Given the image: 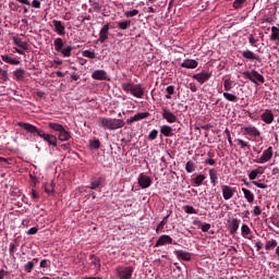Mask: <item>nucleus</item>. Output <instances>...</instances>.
<instances>
[{"instance_id": "f257e3e1", "label": "nucleus", "mask_w": 279, "mask_h": 279, "mask_svg": "<svg viewBox=\"0 0 279 279\" xmlns=\"http://www.w3.org/2000/svg\"><path fill=\"white\" fill-rule=\"evenodd\" d=\"M17 126L22 128L33 136H39V138H43V141H45V143H48V145H51L52 147H58V137L56 135L45 133L43 129H38L36 125L27 122H17Z\"/></svg>"}, {"instance_id": "f03ea898", "label": "nucleus", "mask_w": 279, "mask_h": 279, "mask_svg": "<svg viewBox=\"0 0 279 279\" xmlns=\"http://www.w3.org/2000/svg\"><path fill=\"white\" fill-rule=\"evenodd\" d=\"M98 123L104 130H121L125 125V122L121 119L114 118H99Z\"/></svg>"}, {"instance_id": "7ed1b4c3", "label": "nucleus", "mask_w": 279, "mask_h": 279, "mask_svg": "<svg viewBox=\"0 0 279 279\" xmlns=\"http://www.w3.org/2000/svg\"><path fill=\"white\" fill-rule=\"evenodd\" d=\"M122 90H124V93H129L137 99H143V96L145 95V88H143V85L134 84V82L122 83Z\"/></svg>"}, {"instance_id": "20e7f679", "label": "nucleus", "mask_w": 279, "mask_h": 279, "mask_svg": "<svg viewBox=\"0 0 279 279\" xmlns=\"http://www.w3.org/2000/svg\"><path fill=\"white\" fill-rule=\"evenodd\" d=\"M48 128L53 132H58V140L61 141V143H64L71 140V132L66 131V129H64L62 124L50 122L48 124Z\"/></svg>"}, {"instance_id": "39448f33", "label": "nucleus", "mask_w": 279, "mask_h": 279, "mask_svg": "<svg viewBox=\"0 0 279 279\" xmlns=\"http://www.w3.org/2000/svg\"><path fill=\"white\" fill-rule=\"evenodd\" d=\"M242 75L244 80H248L256 86H258V84H265V76H263V74L258 73L256 70L245 71L242 73Z\"/></svg>"}, {"instance_id": "423d86ee", "label": "nucleus", "mask_w": 279, "mask_h": 279, "mask_svg": "<svg viewBox=\"0 0 279 279\" xmlns=\"http://www.w3.org/2000/svg\"><path fill=\"white\" fill-rule=\"evenodd\" d=\"M117 276L120 279H132V274H134V267L132 266H119L117 269Z\"/></svg>"}, {"instance_id": "0eeeda50", "label": "nucleus", "mask_w": 279, "mask_h": 279, "mask_svg": "<svg viewBox=\"0 0 279 279\" xmlns=\"http://www.w3.org/2000/svg\"><path fill=\"white\" fill-rule=\"evenodd\" d=\"M271 158H274V147L269 146L263 151L260 158L255 159L254 162H256L257 165H265V162H269Z\"/></svg>"}, {"instance_id": "6e6552de", "label": "nucleus", "mask_w": 279, "mask_h": 279, "mask_svg": "<svg viewBox=\"0 0 279 279\" xmlns=\"http://www.w3.org/2000/svg\"><path fill=\"white\" fill-rule=\"evenodd\" d=\"M161 245H178V242L173 241L172 236L163 234L157 240L155 247H161Z\"/></svg>"}, {"instance_id": "1a4fd4ad", "label": "nucleus", "mask_w": 279, "mask_h": 279, "mask_svg": "<svg viewBox=\"0 0 279 279\" xmlns=\"http://www.w3.org/2000/svg\"><path fill=\"white\" fill-rule=\"evenodd\" d=\"M161 117L167 121V123H177L178 122V116L175 113L171 112V110L167 109L166 107H162Z\"/></svg>"}, {"instance_id": "9d476101", "label": "nucleus", "mask_w": 279, "mask_h": 279, "mask_svg": "<svg viewBox=\"0 0 279 279\" xmlns=\"http://www.w3.org/2000/svg\"><path fill=\"white\" fill-rule=\"evenodd\" d=\"M242 53V58H244V60H247L248 62H254V60H256V62H263V59L254 53V51L252 50H244L241 52Z\"/></svg>"}, {"instance_id": "9b49d317", "label": "nucleus", "mask_w": 279, "mask_h": 279, "mask_svg": "<svg viewBox=\"0 0 279 279\" xmlns=\"http://www.w3.org/2000/svg\"><path fill=\"white\" fill-rule=\"evenodd\" d=\"M221 190H222V197L226 201L232 199V197H234V193H236V189L230 185H222Z\"/></svg>"}, {"instance_id": "f8f14e48", "label": "nucleus", "mask_w": 279, "mask_h": 279, "mask_svg": "<svg viewBox=\"0 0 279 279\" xmlns=\"http://www.w3.org/2000/svg\"><path fill=\"white\" fill-rule=\"evenodd\" d=\"M52 25L54 27L53 32H56L58 36H64L66 34V27L64 26V23H62L61 21L53 20Z\"/></svg>"}, {"instance_id": "ddd939ff", "label": "nucleus", "mask_w": 279, "mask_h": 279, "mask_svg": "<svg viewBox=\"0 0 279 279\" xmlns=\"http://www.w3.org/2000/svg\"><path fill=\"white\" fill-rule=\"evenodd\" d=\"M193 80H196V82H198V84H206V82H208V80H210L211 74L203 71L201 73L194 74Z\"/></svg>"}, {"instance_id": "4468645a", "label": "nucleus", "mask_w": 279, "mask_h": 279, "mask_svg": "<svg viewBox=\"0 0 279 279\" xmlns=\"http://www.w3.org/2000/svg\"><path fill=\"white\" fill-rule=\"evenodd\" d=\"M108 34H110V23L105 24L99 32V43H106L108 40Z\"/></svg>"}, {"instance_id": "2eb2a0df", "label": "nucleus", "mask_w": 279, "mask_h": 279, "mask_svg": "<svg viewBox=\"0 0 279 279\" xmlns=\"http://www.w3.org/2000/svg\"><path fill=\"white\" fill-rule=\"evenodd\" d=\"M138 185L141 189H149L151 186V178L141 173L138 177Z\"/></svg>"}, {"instance_id": "dca6fc26", "label": "nucleus", "mask_w": 279, "mask_h": 279, "mask_svg": "<svg viewBox=\"0 0 279 279\" xmlns=\"http://www.w3.org/2000/svg\"><path fill=\"white\" fill-rule=\"evenodd\" d=\"M92 78L93 80H98L100 82L102 81H110V78H108V73L106 72V70H96L92 73Z\"/></svg>"}, {"instance_id": "f3484780", "label": "nucleus", "mask_w": 279, "mask_h": 279, "mask_svg": "<svg viewBox=\"0 0 279 279\" xmlns=\"http://www.w3.org/2000/svg\"><path fill=\"white\" fill-rule=\"evenodd\" d=\"M149 112H138L135 116L131 117L128 120L129 125H132V123H136V121H143V119H147L149 117Z\"/></svg>"}, {"instance_id": "a211bd4d", "label": "nucleus", "mask_w": 279, "mask_h": 279, "mask_svg": "<svg viewBox=\"0 0 279 279\" xmlns=\"http://www.w3.org/2000/svg\"><path fill=\"white\" fill-rule=\"evenodd\" d=\"M262 121H264V123H267V125L274 123V112H271V110L266 109L265 112L262 113L260 116Z\"/></svg>"}, {"instance_id": "6ab92c4d", "label": "nucleus", "mask_w": 279, "mask_h": 279, "mask_svg": "<svg viewBox=\"0 0 279 279\" xmlns=\"http://www.w3.org/2000/svg\"><path fill=\"white\" fill-rule=\"evenodd\" d=\"M243 131L245 132V134H247V136H254L255 138L257 136H260V131L258 129H256V126H244Z\"/></svg>"}, {"instance_id": "aec40b11", "label": "nucleus", "mask_w": 279, "mask_h": 279, "mask_svg": "<svg viewBox=\"0 0 279 279\" xmlns=\"http://www.w3.org/2000/svg\"><path fill=\"white\" fill-rule=\"evenodd\" d=\"M198 63L195 59H185L181 63L182 69H197Z\"/></svg>"}, {"instance_id": "412c9836", "label": "nucleus", "mask_w": 279, "mask_h": 279, "mask_svg": "<svg viewBox=\"0 0 279 279\" xmlns=\"http://www.w3.org/2000/svg\"><path fill=\"white\" fill-rule=\"evenodd\" d=\"M239 223H241V220H239L238 218H233L231 220V223L229 225L230 234H236V231L239 230Z\"/></svg>"}, {"instance_id": "4be33fe9", "label": "nucleus", "mask_w": 279, "mask_h": 279, "mask_svg": "<svg viewBox=\"0 0 279 279\" xmlns=\"http://www.w3.org/2000/svg\"><path fill=\"white\" fill-rule=\"evenodd\" d=\"M44 190L47 195H53V193H56V183L53 181L45 183Z\"/></svg>"}, {"instance_id": "5701e85b", "label": "nucleus", "mask_w": 279, "mask_h": 279, "mask_svg": "<svg viewBox=\"0 0 279 279\" xmlns=\"http://www.w3.org/2000/svg\"><path fill=\"white\" fill-rule=\"evenodd\" d=\"M174 254L177 256V258H181V260H191V253L186 252V251H174Z\"/></svg>"}, {"instance_id": "b1692460", "label": "nucleus", "mask_w": 279, "mask_h": 279, "mask_svg": "<svg viewBox=\"0 0 279 279\" xmlns=\"http://www.w3.org/2000/svg\"><path fill=\"white\" fill-rule=\"evenodd\" d=\"M1 60L3 62H7V64H13L14 66H17V64H21V61L13 59L12 57H10L8 54H2Z\"/></svg>"}, {"instance_id": "393cba45", "label": "nucleus", "mask_w": 279, "mask_h": 279, "mask_svg": "<svg viewBox=\"0 0 279 279\" xmlns=\"http://www.w3.org/2000/svg\"><path fill=\"white\" fill-rule=\"evenodd\" d=\"M160 133L165 135L166 137H171L173 136V128L169 125H162L160 126Z\"/></svg>"}, {"instance_id": "a878e982", "label": "nucleus", "mask_w": 279, "mask_h": 279, "mask_svg": "<svg viewBox=\"0 0 279 279\" xmlns=\"http://www.w3.org/2000/svg\"><path fill=\"white\" fill-rule=\"evenodd\" d=\"M209 178H210L211 185L217 186L219 175L217 174V171L215 170V168L209 170Z\"/></svg>"}, {"instance_id": "bb28decb", "label": "nucleus", "mask_w": 279, "mask_h": 279, "mask_svg": "<svg viewBox=\"0 0 279 279\" xmlns=\"http://www.w3.org/2000/svg\"><path fill=\"white\" fill-rule=\"evenodd\" d=\"M13 75L16 80V82H23V80H25V70L23 69H16L14 72H13Z\"/></svg>"}, {"instance_id": "cd10ccee", "label": "nucleus", "mask_w": 279, "mask_h": 279, "mask_svg": "<svg viewBox=\"0 0 279 279\" xmlns=\"http://www.w3.org/2000/svg\"><path fill=\"white\" fill-rule=\"evenodd\" d=\"M13 43L16 47H20V49H28L29 45L26 41H22L19 37H13Z\"/></svg>"}, {"instance_id": "c85d7f7f", "label": "nucleus", "mask_w": 279, "mask_h": 279, "mask_svg": "<svg viewBox=\"0 0 279 279\" xmlns=\"http://www.w3.org/2000/svg\"><path fill=\"white\" fill-rule=\"evenodd\" d=\"M242 192L244 194L246 202H248V204H253L254 203V193H252V191H250L245 187H242Z\"/></svg>"}, {"instance_id": "c756f323", "label": "nucleus", "mask_w": 279, "mask_h": 279, "mask_svg": "<svg viewBox=\"0 0 279 279\" xmlns=\"http://www.w3.org/2000/svg\"><path fill=\"white\" fill-rule=\"evenodd\" d=\"M193 223L194 226H198L202 232H208V230H210V223H202L201 220H194Z\"/></svg>"}, {"instance_id": "7c9ffc66", "label": "nucleus", "mask_w": 279, "mask_h": 279, "mask_svg": "<svg viewBox=\"0 0 279 279\" xmlns=\"http://www.w3.org/2000/svg\"><path fill=\"white\" fill-rule=\"evenodd\" d=\"M53 45H54V51H62V49L64 48V40L58 37L54 39Z\"/></svg>"}, {"instance_id": "2f4dec72", "label": "nucleus", "mask_w": 279, "mask_h": 279, "mask_svg": "<svg viewBox=\"0 0 279 279\" xmlns=\"http://www.w3.org/2000/svg\"><path fill=\"white\" fill-rule=\"evenodd\" d=\"M72 51H73V46H65L63 49L59 50V52L63 56V58H71Z\"/></svg>"}, {"instance_id": "473e14b6", "label": "nucleus", "mask_w": 279, "mask_h": 279, "mask_svg": "<svg viewBox=\"0 0 279 279\" xmlns=\"http://www.w3.org/2000/svg\"><path fill=\"white\" fill-rule=\"evenodd\" d=\"M204 180H206V175L198 174L194 179H192V182L193 184H195V186H202V184H204Z\"/></svg>"}, {"instance_id": "72a5a7b5", "label": "nucleus", "mask_w": 279, "mask_h": 279, "mask_svg": "<svg viewBox=\"0 0 279 279\" xmlns=\"http://www.w3.org/2000/svg\"><path fill=\"white\" fill-rule=\"evenodd\" d=\"M263 169L262 167H259L258 169L252 170L248 174V179L250 180H256V178H258V175H263Z\"/></svg>"}, {"instance_id": "f704fd0d", "label": "nucleus", "mask_w": 279, "mask_h": 279, "mask_svg": "<svg viewBox=\"0 0 279 279\" xmlns=\"http://www.w3.org/2000/svg\"><path fill=\"white\" fill-rule=\"evenodd\" d=\"M169 217H171V211L162 219V221L157 226L156 232H160V230L165 229L169 221Z\"/></svg>"}, {"instance_id": "c9c22d12", "label": "nucleus", "mask_w": 279, "mask_h": 279, "mask_svg": "<svg viewBox=\"0 0 279 279\" xmlns=\"http://www.w3.org/2000/svg\"><path fill=\"white\" fill-rule=\"evenodd\" d=\"M117 25H118L119 29H130V27L132 25V21L125 20L122 22H118Z\"/></svg>"}, {"instance_id": "e433bc0d", "label": "nucleus", "mask_w": 279, "mask_h": 279, "mask_svg": "<svg viewBox=\"0 0 279 279\" xmlns=\"http://www.w3.org/2000/svg\"><path fill=\"white\" fill-rule=\"evenodd\" d=\"M89 258L92 260V265H94L96 269H101V260L99 259V257H97L96 255H90Z\"/></svg>"}, {"instance_id": "4c0bfd02", "label": "nucleus", "mask_w": 279, "mask_h": 279, "mask_svg": "<svg viewBox=\"0 0 279 279\" xmlns=\"http://www.w3.org/2000/svg\"><path fill=\"white\" fill-rule=\"evenodd\" d=\"M274 247H278V241L270 240L266 242L265 250L269 252V250H274Z\"/></svg>"}, {"instance_id": "58836bf2", "label": "nucleus", "mask_w": 279, "mask_h": 279, "mask_svg": "<svg viewBox=\"0 0 279 279\" xmlns=\"http://www.w3.org/2000/svg\"><path fill=\"white\" fill-rule=\"evenodd\" d=\"M241 232H242V236L244 239H247V235L252 234V229H250V227L247 225H242Z\"/></svg>"}, {"instance_id": "ea45409f", "label": "nucleus", "mask_w": 279, "mask_h": 279, "mask_svg": "<svg viewBox=\"0 0 279 279\" xmlns=\"http://www.w3.org/2000/svg\"><path fill=\"white\" fill-rule=\"evenodd\" d=\"M101 182H104V179H102V178H98V179H96V180H93V181L90 182V189H92L93 191H95V189H99V186H101Z\"/></svg>"}, {"instance_id": "a19ab883", "label": "nucleus", "mask_w": 279, "mask_h": 279, "mask_svg": "<svg viewBox=\"0 0 279 279\" xmlns=\"http://www.w3.org/2000/svg\"><path fill=\"white\" fill-rule=\"evenodd\" d=\"M232 84H234V81H232V80H230V78H226V80L223 81L225 90H226L227 93H229V90H232V88H233Z\"/></svg>"}, {"instance_id": "79ce46f5", "label": "nucleus", "mask_w": 279, "mask_h": 279, "mask_svg": "<svg viewBox=\"0 0 279 279\" xmlns=\"http://www.w3.org/2000/svg\"><path fill=\"white\" fill-rule=\"evenodd\" d=\"M183 210H184V213H186V215H197L195 207H193L191 205L183 206Z\"/></svg>"}, {"instance_id": "37998d69", "label": "nucleus", "mask_w": 279, "mask_h": 279, "mask_svg": "<svg viewBox=\"0 0 279 279\" xmlns=\"http://www.w3.org/2000/svg\"><path fill=\"white\" fill-rule=\"evenodd\" d=\"M185 171L187 173H193V171H195V162H193V160H190V161L186 162Z\"/></svg>"}, {"instance_id": "c03bdc74", "label": "nucleus", "mask_w": 279, "mask_h": 279, "mask_svg": "<svg viewBox=\"0 0 279 279\" xmlns=\"http://www.w3.org/2000/svg\"><path fill=\"white\" fill-rule=\"evenodd\" d=\"M82 56L84 58H89V60H95V58H97V54L95 52L90 51V50H84L82 52Z\"/></svg>"}, {"instance_id": "a18cd8bd", "label": "nucleus", "mask_w": 279, "mask_h": 279, "mask_svg": "<svg viewBox=\"0 0 279 279\" xmlns=\"http://www.w3.org/2000/svg\"><path fill=\"white\" fill-rule=\"evenodd\" d=\"M225 99H227V101H236L238 97L234 94L225 92L223 94Z\"/></svg>"}, {"instance_id": "49530a36", "label": "nucleus", "mask_w": 279, "mask_h": 279, "mask_svg": "<svg viewBox=\"0 0 279 279\" xmlns=\"http://www.w3.org/2000/svg\"><path fill=\"white\" fill-rule=\"evenodd\" d=\"M90 149H99L101 147V142L99 140H94L89 142Z\"/></svg>"}, {"instance_id": "de8ad7c7", "label": "nucleus", "mask_w": 279, "mask_h": 279, "mask_svg": "<svg viewBox=\"0 0 279 279\" xmlns=\"http://www.w3.org/2000/svg\"><path fill=\"white\" fill-rule=\"evenodd\" d=\"M89 3L92 8L95 10V12H100L101 11V4L95 0H89Z\"/></svg>"}, {"instance_id": "09e8293b", "label": "nucleus", "mask_w": 279, "mask_h": 279, "mask_svg": "<svg viewBox=\"0 0 279 279\" xmlns=\"http://www.w3.org/2000/svg\"><path fill=\"white\" fill-rule=\"evenodd\" d=\"M19 241L15 240L14 243L10 244L9 252L10 254H14L16 252V248L19 247Z\"/></svg>"}, {"instance_id": "8fccbe9b", "label": "nucleus", "mask_w": 279, "mask_h": 279, "mask_svg": "<svg viewBox=\"0 0 279 279\" xmlns=\"http://www.w3.org/2000/svg\"><path fill=\"white\" fill-rule=\"evenodd\" d=\"M158 138V130H153L149 134H148V140L149 141H156Z\"/></svg>"}, {"instance_id": "3c124183", "label": "nucleus", "mask_w": 279, "mask_h": 279, "mask_svg": "<svg viewBox=\"0 0 279 279\" xmlns=\"http://www.w3.org/2000/svg\"><path fill=\"white\" fill-rule=\"evenodd\" d=\"M136 14H138V10L134 9L132 11H126L124 16H126V19H132V16H136Z\"/></svg>"}, {"instance_id": "603ef678", "label": "nucleus", "mask_w": 279, "mask_h": 279, "mask_svg": "<svg viewBox=\"0 0 279 279\" xmlns=\"http://www.w3.org/2000/svg\"><path fill=\"white\" fill-rule=\"evenodd\" d=\"M238 145H240L241 149H245L247 147L250 149V143L243 141V140H236Z\"/></svg>"}, {"instance_id": "864d4df0", "label": "nucleus", "mask_w": 279, "mask_h": 279, "mask_svg": "<svg viewBox=\"0 0 279 279\" xmlns=\"http://www.w3.org/2000/svg\"><path fill=\"white\" fill-rule=\"evenodd\" d=\"M24 269L27 274H32V269H34V262H28L25 266Z\"/></svg>"}, {"instance_id": "5fc2aeb1", "label": "nucleus", "mask_w": 279, "mask_h": 279, "mask_svg": "<svg viewBox=\"0 0 279 279\" xmlns=\"http://www.w3.org/2000/svg\"><path fill=\"white\" fill-rule=\"evenodd\" d=\"M245 3V0H235L234 2H233V8L235 9V10H239V8H241V5H243Z\"/></svg>"}, {"instance_id": "6e6d98bb", "label": "nucleus", "mask_w": 279, "mask_h": 279, "mask_svg": "<svg viewBox=\"0 0 279 279\" xmlns=\"http://www.w3.org/2000/svg\"><path fill=\"white\" fill-rule=\"evenodd\" d=\"M253 214L255 217H259V215H263V209H260V206H255L253 209Z\"/></svg>"}, {"instance_id": "4d7b16f0", "label": "nucleus", "mask_w": 279, "mask_h": 279, "mask_svg": "<svg viewBox=\"0 0 279 279\" xmlns=\"http://www.w3.org/2000/svg\"><path fill=\"white\" fill-rule=\"evenodd\" d=\"M248 43L252 45V47H256V44L258 43V39L254 38V35L248 36Z\"/></svg>"}, {"instance_id": "13d9d810", "label": "nucleus", "mask_w": 279, "mask_h": 279, "mask_svg": "<svg viewBox=\"0 0 279 279\" xmlns=\"http://www.w3.org/2000/svg\"><path fill=\"white\" fill-rule=\"evenodd\" d=\"M254 186H257V189H268V185L265 183H259L258 181H253Z\"/></svg>"}, {"instance_id": "bf43d9fd", "label": "nucleus", "mask_w": 279, "mask_h": 279, "mask_svg": "<svg viewBox=\"0 0 279 279\" xmlns=\"http://www.w3.org/2000/svg\"><path fill=\"white\" fill-rule=\"evenodd\" d=\"M225 134H226V136L228 138L229 145L232 146V136L230 135V129H226L225 130Z\"/></svg>"}, {"instance_id": "052dcab7", "label": "nucleus", "mask_w": 279, "mask_h": 279, "mask_svg": "<svg viewBox=\"0 0 279 279\" xmlns=\"http://www.w3.org/2000/svg\"><path fill=\"white\" fill-rule=\"evenodd\" d=\"M166 92L168 95H174L175 93V87L173 85H169L167 88H166Z\"/></svg>"}, {"instance_id": "680f3d73", "label": "nucleus", "mask_w": 279, "mask_h": 279, "mask_svg": "<svg viewBox=\"0 0 279 279\" xmlns=\"http://www.w3.org/2000/svg\"><path fill=\"white\" fill-rule=\"evenodd\" d=\"M0 75L4 82L8 80V71L3 70L2 68H0Z\"/></svg>"}, {"instance_id": "e2e57ef3", "label": "nucleus", "mask_w": 279, "mask_h": 279, "mask_svg": "<svg viewBox=\"0 0 279 279\" xmlns=\"http://www.w3.org/2000/svg\"><path fill=\"white\" fill-rule=\"evenodd\" d=\"M37 233H38V228H36V227L31 228V229L26 232V234H28V235H34V234H37Z\"/></svg>"}, {"instance_id": "0e129e2a", "label": "nucleus", "mask_w": 279, "mask_h": 279, "mask_svg": "<svg viewBox=\"0 0 279 279\" xmlns=\"http://www.w3.org/2000/svg\"><path fill=\"white\" fill-rule=\"evenodd\" d=\"M40 267H41V269H47V267H49V260H47V259L41 260Z\"/></svg>"}, {"instance_id": "69168bd1", "label": "nucleus", "mask_w": 279, "mask_h": 279, "mask_svg": "<svg viewBox=\"0 0 279 279\" xmlns=\"http://www.w3.org/2000/svg\"><path fill=\"white\" fill-rule=\"evenodd\" d=\"M189 88L192 93H197V85L195 83H190Z\"/></svg>"}, {"instance_id": "338daca9", "label": "nucleus", "mask_w": 279, "mask_h": 279, "mask_svg": "<svg viewBox=\"0 0 279 279\" xmlns=\"http://www.w3.org/2000/svg\"><path fill=\"white\" fill-rule=\"evenodd\" d=\"M32 5H33L36 10H40V2H39V0H33Z\"/></svg>"}, {"instance_id": "774afa93", "label": "nucleus", "mask_w": 279, "mask_h": 279, "mask_svg": "<svg viewBox=\"0 0 279 279\" xmlns=\"http://www.w3.org/2000/svg\"><path fill=\"white\" fill-rule=\"evenodd\" d=\"M5 276H8V270L1 268V269H0V279L5 278Z\"/></svg>"}]
</instances>
